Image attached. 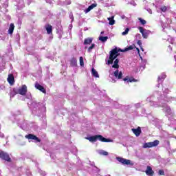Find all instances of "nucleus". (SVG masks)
Instances as JSON below:
<instances>
[{
  "label": "nucleus",
  "instance_id": "473e14b6",
  "mask_svg": "<svg viewBox=\"0 0 176 176\" xmlns=\"http://www.w3.org/2000/svg\"><path fill=\"white\" fill-rule=\"evenodd\" d=\"M158 175H164V170H159V171H158Z\"/></svg>",
  "mask_w": 176,
  "mask_h": 176
},
{
  "label": "nucleus",
  "instance_id": "a878e982",
  "mask_svg": "<svg viewBox=\"0 0 176 176\" xmlns=\"http://www.w3.org/2000/svg\"><path fill=\"white\" fill-rule=\"evenodd\" d=\"M166 74H162L161 77L159 76L157 78L158 82H160V80H162L166 79Z\"/></svg>",
  "mask_w": 176,
  "mask_h": 176
},
{
  "label": "nucleus",
  "instance_id": "20e7f679",
  "mask_svg": "<svg viewBox=\"0 0 176 176\" xmlns=\"http://www.w3.org/2000/svg\"><path fill=\"white\" fill-rule=\"evenodd\" d=\"M0 159H2V160H5L6 162H8V163L12 162V158H10L9 154L1 150H0Z\"/></svg>",
  "mask_w": 176,
  "mask_h": 176
},
{
  "label": "nucleus",
  "instance_id": "2eb2a0df",
  "mask_svg": "<svg viewBox=\"0 0 176 176\" xmlns=\"http://www.w3.org/2000/svg\"><path fill=\"white\" fill-rule=\"evenodd\" d=\"M92 42H93L92 37L87 38L84 40V45H90L91 43H92Z\"/></svg>",
  "mask_w": 176,
  "mask_h": 176
},
{
  "label": "nucleus",
  "instance_id": "1a4fd4ad",
  "mask_svg": "<svg viewBox=\"0 0 176 176\" xmlns=\"http://www.w3.org/2000/svg\"><path fill=\"white\" fill-rule=\"evenodd\" d=\"M34 87L37 89V90H39L44 94H46V89H45V87H43V86L41 85L39 83L36 82Z\"/></svg>",
  "mask_w": 176,
  "mask_h": 176
},
{
  "label": "nucleus",
  "instance_id": "4468645a",
  "mask_svg": "<svg viewBox=\"0 0 176 176\" xmlns=\"http://www.w3.org/2000/svg\"><path fill=\"white\" fill-rule=\"evenodd\" d=\"M45 30L47 31V34H53V26H52V25H47L45 26Z\"/></svg>",
  "mask_w": 176,
  "mask_h": 176
},
{
  "label": "nucleus",
  "instance_id": "e433bc0d",
  "mask_svg": "<svg viewBox=\"0 0 176 176\" xmlns=\"http://www.w3.org/2000/svg\"><path fill=\"white\" fill-rule=\"evenodd\" d=\"M136 50H137L138 53H140V48L137 47Z\"/></svg>",
  "mask_w": 176,
  "mask_h": 176
},
{
  "label": "nucleus",
  "instance_id": "bb28decb",
  "mask_svg": "<svg viewBox=\"0 0 176 176\" xmlns=\"http://www.w3.org/2000/svg\"><path fill=\"white\" fill-rule=\"evenodd\" d=\"M94 47H96V44H91V45L88 48L89 53H90V52H91L92 49H94Z\"/></svg>",
  "mask_w": 176,
  "mask_h": 176
},
{
  "label": "nucleus",
  "instance_id": "f03ea898",
  "mask_svg": "<svg viewBox=\"0 0 176 176\" xmlns=\"http://www.w3.org/2000/svg\"><path fill=\"white\" fill-rule=\"evenodd\" d=\"M119 51L118 48H114L109 52V60H107V64L109 65L113 64V60H116L118 56H119Z\"/></svg>",
  "mask_w": 176,
  "mask_h": 176
},
{
  "label": "nucleus",
  "instance_id": "ddd939ff",
  "mask_svg": "<svg viewBox=\"0 0 176 176\" xmlns=\"http://www.w3.org/2000/svg\"><path fill=\"white\" fill-rule=\"evenodd\" d=\"M7 80L10 85H13L14 83V76L13 74H9Z\"/></svg>",
  "mask_w": 176,
  "mask_h": 176
},
{
  "label": "nucleus",
  "instance_id": "f3484780",
  "mask_svg": "<svg viewBox=\"0 0 176 176\" xmlns=\"http://www.w3.org/2000/svg\"><path fill=\"white\" fill-rule=\"evenodd\" d=\"M13 31H14V24L10 23L8 30V34H10V35H12V34H13Z\"/></svg>",
  "mask_w": 176,
  "mask_h": 176
},
{
  "label": "nucleus",
  "instance_id": "4be33fe9",
  "mask_svg": "<svg viewBox=\"0 0 176 176\" xmlns=\"http://www.w3.org/2000/svg\"><path fill=\"white\" fill-rule=\"evenodd\" d=\"M99 41H101V42H107V41H108V36H100Z\"/></svg>",
  "mask_w": 176,
  "mask_h": 176
},
{
  "label": "nucleus",
  "instance_id": "c9c22d12",
  "mask_svg": "<svg viewBox=\"0 0 176 176\" xmlns=\"http://www.w3.org/2000/svg\"><path fill=\"white\" fill-rule=\"evenodd\" d=\"M90 10H91L89 7H88L86 10H85V13H89V12H90Z\"/></svg>",
  "mask_w": 176,
  "mask_h": 176
},
{
  "label": "nucleus",
  "instance_id": "4c0bfd02",
  "mask_svg": "<svg viewBox=\"0 0 176 176\" xmlns=\"http://www.w3.org/2000/svg\"><path fill=\"white\" fill-rule=\"evenodd\" d=\"M104 34V32H101V34Z\"/></svg>",
  "mask_w": 176,
  "mask_h": 176
},
{
  "label": "nucleus",
  "instance_id": "c85d7f7f",
  "mask_svg": "<svg viewBox=\"0 0 176 176\" xmlns=\"http://www.w3.org/2000/svg\"><path fill=\"white\" fill-rule=\"evenodd\" d=\"M160 10H162V12H167V7L166 6H164L161 7Z\"/></svg>",
  "mask_w": 176,
  "mask_h": 176
},
{
  "label": "nucleus",
  "instance_id": "dca6fc26",
  "mask_svg": "<svg viewBox=\"0 0 176 176\" xmlns=\"http://www.w3.org/2000/svg\"><path fill=\"white\" fill-rule=\"evenodd\" d=\"M115 16H112L111 17L107 18V20L109 21V25H113L115 24Z\"/></svg>",
  "mask_w": 176,
  "mask_h": 176
},
{
  "label": "nucleus",
  "instance_id": "9d476101",
  "mask_svg": "<svg viewBox=\"0 0 176 176\" xmlns=\"http://www.w3.org/2000/svg\"><path fill=\"white\" fill-rule=\"evenodd\" d=\"M132 131L136 137H140L142 131H141V127L138 126L137 129H132Z\"/></svg>",
  "mask_w": 176,
  "mask_h": 176
},
{
  "label": "nucleus",
  "instance_id": "9b49d317",
  "mask_svg": "<svg viewBox=\"0 0 176 176\" xmlns=\"http://www.w3.org/2000/svg\"><path fill=\"white\" fill-rule=\"evenodd\" d=\"M145 173L146 175H150V176H153V175L155 174V172L153 171V170H152V167H151L150 166H147Z\"/></svg>",
  "mask_w": 176,
  "mask_h": 176
},
{
  "label": "nucleus",
  "instance_id": "0eeeda50",
  "mask_svg": "<svg viewBox=\"0 0 176 176\" xmlns=\"http://www.w3.org/2000/svg\"><path fill=\"white\" fill-rule=\"evenodd\" d=\"M116 160H118V162H120V163H122V164H126V166H133V164L129 160L122 158L120 157H117Z\"/></svg>",
  "mask_w": 176,
  "mask_h": 176
},
{
  "label": "nucleus",
  "instance_id": "f257e3e1",
  "mask_svg": "<svg viewBox=\"0 0 176 176\" xmlns=\"http://www.w3.org/2000/svg\"><path fill=\"white\" fill-rule=\"evenodd\" d=\"M85 140H88L89 142H97V140L101 141V142H112V140L107 139L101 135H96L91 137H86Z\"/></svg>",
  "mask_w": 176,
  "mask_h": 176
},
{
  "label": "nucleus",
  "instance_id": "a211bd4d",
  "mask_svg": "<svg viewBox=\"0 0 176 176\" xmlns=\"http://www.w3.org/2000/svg\"><path fill=\"white\" fill-rule=\"evenodd\" d=\"M124 82H138V80H135L134 78H129V76H126L123 79Z\"/></svg>",
  "mask_w": 176,
  "mask_h": 176
},
{
  "label": "nucleus",
  "instance_id": "b1692460",
  "mask_svg": "<svg viewBox=\"0 0 176 176\" xmlns=\"http://www.w3.org/2000/svg\"><path fill=\"white\" fill-rule=\"evenodd\" d=\"M139 21H140L142 25H145L146 24V21L145 19H142V18H138Z\"/></svg>",
  "mask_w": 176,
  "mask_h": 176
},
{
  "label": "nucleus",
  "instance_id": "6e6552de",
  "mask_svg": "<svg viewBox=\"0 0 176 176\" xmlns=\"http://www.w3.org/2000/svg\"><path fill=\"white\" fill-rule=\"evenodd\" d=\"M25 137L28 140H34V141H36V142H41V139H39V138L36 137V135L34 134L30 133L26 135Z\"/></svg>",
  "mask_w": 176,
  "mask_h": 176
},
{
  "label": "nucleus",
  "instance_id": "423d86ee",
  "mask_svg": "<svg viewBox=\"0 0 176 176\" xmlns=\"http://www.w3.org/2000/svg\"><path fill=\"white\" fill-rule=\"evenodd\" d=\"M160 143V142L156 140H154L153 142L144 143L143 148H153L155 146H157V145H159Z\"/></svg>",
  "mask_w": 176,
  "mask_h": 176
},
{
  "label": "nucleus",
  "instance_id": "f704fd0d",
  "mask_svg": "<svg viewBox=\"0 0 176 176\" xmlns=\"http://www.w3.org/2000/svg\"><path fill=\"white\" fill-rule=\"evenodd\" d=\"M119 52H121L122 53H124L125 52H127V50L126 48L124 50L119 49Z\"/></svg>",
  "mask_w": 176,
  "mask_h": 176
},
{
  "label": "nucleus",
  "instance_id": "39448f33",
  "mask_svg": "<svg viewBox=\"0 0 176 176\" xmlns=\"http://www.w3.org/2000/svg\"><path fill=\"white\" fill-rule=\"evenodd\" d=\"M138 30L140 31V32L142 34V37L144 39H148V36H149V35H151V30H146V29H144V28L140 26L138 28Z\"/></svg>",
  "mask_w": 176,
  "mask_h": 176
},
{
  "label": "nucleus",
  "instance_id": "f8f14e48",
  "mask_svg": "<svg viewBox=\"0 0 176 176\" xmlns=\"http://www.w3.org/2000/svg\"><path fill=\"white\" fill-rule=\"evenodd\" d=\"M114 76L118 78V79H122L123 78V73L122 72H119V69H117L114 72Z\"/></svg>",
  "mask_w": 176,
  "mask_h": 176
},
{
  "label": "nucleus",
  "instance_id": "412c9836",
  "mask_svg": "<svg viewBox=\"0 0 176 176\" xmlns=\"http://www.w3.org/2000/svg\"><path fill=\"white\" fill-rule=\"evenodd\" d=\"M113 68L118 69L119 68V59H116L114 64L112 65Z\"/></svg>",
  "mask_w": 176,
  "mask_h": 176
},
{
  "label": "nucleus",
  "instance_id": "2f4dec72",
  "mask_svg": "<svg viewBox=\"0 0 176 176\" xmlns=\"http://www.w3.org/2000/svg\"><path fill=\"white\" fill-rule=\"evenodd\" d=\"M138 45L140 46V47L142 49V42L141 41V40H138Z\"/></svg>",
  "mask_w": 176,
  "mask_h": 176
},
{
  "label": "nucleus",
  "instance_id": "393cba45",
  "mask_svg": "<svg viewBox=\"0 0 176 176\" xmlns=\"http://www.w3.org/2000/svg\"><path fill=\"white\" fill-rule=\"evenodd\" d=\"M126 52H129V50H133V49H135V45H130L127 47H126Z\"/></svg>",
  "mask_w": 176,
  "mask_h": 176
},
{
  "label": "nucleus",
  "instance_id": "c756f323",
  "mask_svg": "<svg viewBox=\"0 0 176 176\" xmlns=\"http://www.w3.org/2000/svg\"><path fill=\"white\" fill-rule=\"evenodd\" d=\"M96 7H97V3H93L89 6V8H90L91 10L94 9V8H96Z\"/></svg>",
  "mask_w": 176,
  "mask_h": 176
},
{
  "label": "nucleus",
  "instance_id": "aec40b11",
  "mask_svg": "<svg viewBox=\"0 0 176 176\" xmlns=\"http://www.w3.org/2000/svg\"><path fill=\"white\" fill-rule=\"evenodd\" d=\"M91 74L95 78H100V75H98V72H97V70L94 69V67L92 68Z\"/></svg>",
  "mask_w": 176,
  "mask_h": 176
},
{
  "label": "nucleus",
  "instance_id": "6ab92c4d",
  "mask_svg": "<svg viewBox=\"0 0 176 176\" xmlns=\"http://www.w3.org/2000/svg\"><path fill=\"white\" fill-rule=\"evenodd\" d=\"M78 61L76 60V58H72L70 60V64L72 67H76Z\"/></svg>",
  "mask_w": 176,
  "mask_h": 176
},
{
  "label": "nucleus",
  "instance_id": "cd10ccee",
  "mask_svg": "<svg viewBox=\"0 0 176 176\" xmlns=\"http://www.w3.org/2000/svg\"><path fill=\"white\" fill-rule=\"evenodd\" d=\"M80 65L81 67H83L85 65V62L83 61V57L82 56L80 57Z\"/></svg>",
  "mask_w": 176,
  "mask_h": 176
},
{
  "label": "nucleus",
  "instance_id": "7c9ffc66",
  "mask_svg": "<svg viewBox=\"0 0 176 176\" xmlns=\"http://www.w3.org/2000/svg\"><path fill=\"white\" fill-rule=\"evenodd\" d=\"M129 31H130V29L126 28L125 31L122 33V35H127V34H129Z\"/></svg>",
  "mask_w": 176,
  "mask_h": 176
},
{
  "label": "nucleus",
  "instance_id": "5701e85b",
  "mask_svg": "<svg viewBox=\"0 0 176 176\" xmlns=\"http://www.w3.org/2000/svg\"><path fill=\"white\" fill-rule=\"evenodd\" d=\"M166 113L167 115H173V113L171 112V108H170V107H167L166 108Z\"/></svg>",
  "mask_w": 176,
  "mask_h": 176
},
{
  "label": "nucleus",
  "instance_id": "7ed1b4c3",
  "mask_svg": "<svg viewBox=\"0 0 176 176\" xmlns=\"http://www.w3.org/2000/svg\"><path fill=\"white\" fill-rule=\"evenodd\" d=\"M13 91L15 94H20L21 96H25L27 94V85H23L21 87L17 89H14Z\"/></svg>",
  "mask_w": 176,
  "mask_h": 176
},
{
  "label": "nucleus",
  "instance_id": "72a5a7b5",
  "mask_svg": "<svg viewBox=\"0 0 176 176\" xmlns=\"http://www.w3.org/2000/svg\"><path fill=\"white\" fill-rule=\"evenodd\" d=\"M102 155H103V156H108V152L103 151L102 152Z\"/></svg>",
  "mask_w": 176,
  "mask_h": 176
}]
</instances>
